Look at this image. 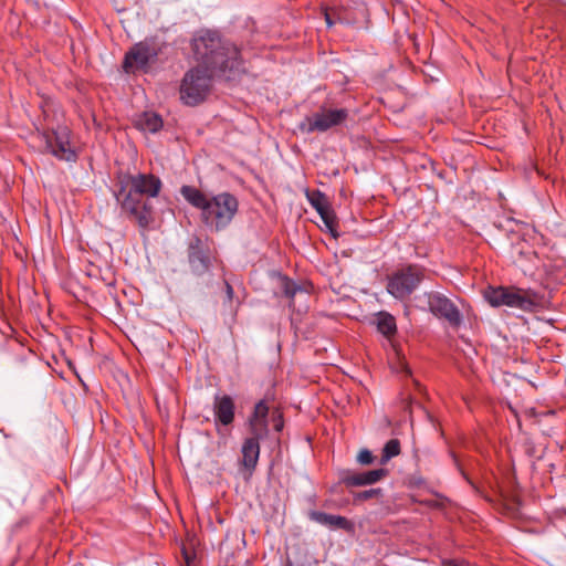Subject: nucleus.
Here are the masks:
<instances>
[{
    "label": "nucleus",
    "mask_w": 566,
    "mask_h": 566,
    "mask_svg": "<svg viewBox=\"0 0 566 566\" xmlns=\"http://www.w3.org/2000/svg\"><path fill=\"white\" fill-rule=\"evenodd\" d=\"M195 59L211 73H219L227 80L234 78L243 71V61L237 45L222 42L211 31H206L192 41Z\"/></svg>",
    "instance_id": "1"
},
{
    "label": "nucleus",
    "mask_w": 566,
    "mask_h": 566,
    "mask_svg": "<svg viewBox=\"0 0 566 566\" xmlns=\"http://www.w3.org/2000/svg\"><path fill=\"white\" fill-rule=\"evenodd\" d=\"M269 416V406L264 400H260L250 415L249 419L259 420V421H268Z\"/></svg>",
    "instance_id": "25"
},
{
    "label": "nucleus",
    "mask_w": 566,
    "mask_h": 566,
    "mask_svg": "<svg viewBox=\"0 0 566 566\" xmlns=\"http://www.w3.org/2000/svg\"><path fill=\"white\" fill-rule=\"evenodd\" d=\"M388 473V470L384 468L359 473H348L343 478V482L347 486L371 485L386 478Z\"/></svg>",
    "instance_id": "17"
},
{
    "label": "nucleus",
    "mask_w": 566,
    "mask_h": 566,
    "mask_svg": "<svg viewBox=\"0 0 566 566\" xmlns=\"http://www.w3.org/2000/svg\"><path fill=\"white\" fill-rule=\"evenodd\" d=\"M41 143L44 144V151L50 153L59 160L75 161L77 155L71 147V130L67 126L60 125L50 132H39Z\"/></svg>",
    "instance_id": "7"
},
{
    "label": "nucleus",
    "mask_w": 566,
    "mask_h": 566,
    "mask_svg": "<svg viewBox=\"0 0 566 566\" xmlns=\"http://www.w3.org/2000/svg\"><path fill=\"white\" fill-rule=\"evenodd\" d=\"M284 426L283 416L279 413L276 417H273V427L275 431H281Z\"/></svg>",
    "instance_id": "29"
},
{
    "label": "nucleus",
    "mask_w": 566,
    "mask_h": 566,
    "mask_svg": "<svg viewBox=\"0 0 566 566\" xmlns=\"http://www.w3.org/2000/svg\"><path fill=\"white\" fill-rule=\"evenodd\" d=\"M241 453L242 465L249 471L254 470L260 457V441L245 438L242 443Z\"/></svg>",
    "instance_id": "19"
},
{
    "label": "nucleus",
    "mask_w": 566,
    "mask_h": 566,
    "mask_svg": "<svg viewBox=\"0 0 566 566\" xmlns=\"http://www.w3.org/2000/svg\"><path fill=\"white\" fill-rule=\"evenodd\" d=\"M377 329L386 337L395 335L397 332L395 317L389 313L380 312L377 317Z\"/></svg>",
    "instance_id": "21"
},
{
    "label": "nucleus",
    "mask_w": 566,
    "mask_h": 566,
    "mask_svg": "<svg viewBox=\"0 0 566 566\" xmlns=\"http://www.w3.org/2000/svg\"><path fill=\"white\" fill-rule=\"evenodd\" d=\"M226 292H227L228 298L231 301L233 297V287L228 282H226Z\"/></svg>",
    "instance_id": "31"
},
{
    "label": "nucleus",
    "mask_w": 566,
    "mask_h": 566,
    "mask_svg": "<svg viewBox=\"0 0 566 566\" xmlns=\"http://www.w3.org/2000/svg\"><path fill=\"white\" fill-rule=\"evenodd\" d=\"M535 293L514 286H489L484 298L493 307L507 306L523 312H533L536 307Z\"/></svg>",
    "instance_id": "5"
},
{
    "label": "nucleus",
    "mask_w": 566,
    "mask_h": 566,
    "mask_svg": "<svg viewBox=\"0 0 566 566\" xmlns=\"http://www.w3.org/2000/svg\"><path fill=\"white\" fill-rule=\"evenodd\" d=\"M382 496V490L380 488L365 490L354 494V502H364L371 497Z\"/></svg>",
    "instance_id": "26"
},
{
    "label": "nucleus",
    "mask_w": 566,
    "mask_h": 566,
    "mask_svg": "<svg viewBox=\"0 0 566 566\" xmlns=\"http://www.w3.org/2000/svg\"><path fill=\"white\" fill-rule=\"evenodd\" d=\"M429 311L438 318L444 319L452 327H459L463 321L458 306L439 292L427 293Z\"/></svg>",
    "instance_id": "11"
},
{
    "label": "nucleus",
    "mask_w": 566,
    "mask_h": 566,
    "mask_svg": "<svg viewBox=\"0 0 566 566\" xmlns=\"http://www.w3.org/2000/svg\"><path fill=\"white\" fill-rule=\"evenodd\" d=\"M426 276V268L409 263L392 272L387 279V292L399 301H405L420 286Z\"/></svg>",
    "instance_id": "4"
},
{
    "label": "nucleus",
    "mask_w": 566,
    "mask_h": 566,
    "mask_svg": "<svg viewBox=\"0 0 566 566\" xmlns=\"http://www.w3.org/2000/svg\"><path fill=\"white\" fill-rule=\"evenodd\" d=\"M188 262L195 276H203L211 270V258L208 248L199 237H193L189 242Z\"/></svg>",
    "instance_id": "12"
},
{
    "label": "nucleus",
    "mask_w": 566,
    "mask_h": 566,
    "mask_svg": "<svg viewBox=\"0 0 566 566\" xmlns=\"http://www.w3.org/2000/svg\"><path fill=\"white\" fill-rule=\"evenodd\" d=\"M213 74L209 70L199 66L187 71L179 90L181 102L187 106H196L202 103L210 92Z\"/></svg>",
    "instance_id": "6"
},
{
    "label": "nucleus",
    "mask_w": 566,
    "mask_h": 566,
    "mask_svg": "<svg viewBox=\"0 0 566 566\" xmlns=\"http://www.w3.org/2000/svg\"><path fill=\"white\" fill-rule=\"evenodd\" d=\"M117 178L130 188L129 196L139 195L149 202L158 197L163 188L160 178L153 174H120Z\"/></svg>",
    "instance_id": "8"
},
{
    "label": "nucleus",
    "mask_w": 566,
    "mask_h": 566,
    "mask_svg": "<svg viewBox=\"0 0 566 566\" xmlns=\"http://www.w3.org/2000/svg\"><path fill=\"white\" fill-rule=\"evenodd\" d=\"M40 365L38 356L30 349L20 348L10 360V370L14 376L24 377L31 375Z\"/></svg>",
    "instance_id": "15"
},
{
    "label": "nucleus",
    "mask_w": 566,
    "mask_h": 566,
    "mask_svg": "<svg viewBox=\"0 0 566 566\" xmlns=\"http://www.w3.org/2000/svg\"><path fill=\"white\" fill-rule=\"evenodd\" d=\"M411 402H412V400H411V399H409V401H408V403H407V406H406V409H410V405H411Z\"/></svg>",
    "instance_id": "32"
},
{
    "label": "nucleus",
    "mask_w": 566,
    "mask_h": 566,
    "mask_svg": "<svg viewBox=\"0 0 566 566\" xmlns=\"http://www.w3.org/2000/svg\"><path fill=\"white\" fill-rule=\"evenodd\" d=\"M180 193L191 207L200 211L202 223L212 231L227 229L239 210L237 197L228 191L208 197L197 187L184 185Z\"/></svg>",
    "instance_id": "2"
},
{
    "label": "nucleus",
    "mask_w": 566,
    "mask_h": 566,
    "mask_svg": "<svg viewBox=\"0 0 566 566\" xmlns=\"http://www.w3.org/2000/svg\"><path fill=\"white\" fill-rule=\"evenodd\" d=\"M348 115L349 113L346 108H322L319 112L306 117L300 125V128L307 134L314 132L323 133L343 124L348 118Z\"/></svg>",
    "instance_id": "10"
},
{
    "label": "nucleus",
    "mask_w": 566,
    "mask_h": 566,
    "mask_svg": "<svg viewBox=\"0 0 566 566\" xmlns=\"http://www.w3.org/2000/svg\"><path fill=\"white\" fill-rule=\"evenodd\" d=\"M287 566H293V565H292V563H289V565H287Z\"/></svg>",
    "instance_id": "33"
},
{
    "label": "nucleus",
    "mask_w": 566,
    "mask_h": 566,
    "mask_svg": "<svg viewBox=\"0 0 566 566\" xmlns=\"http://www.w3.org/2000/svg\"><path fill=\"white\" fill-rule=\"evenodd\" d=\"M282 289H283L284 295L289 298H293L295 296L296 292L300 290V287L296 285V283L286 276H284L282 279Z\"/></svg>",
    "instance_id": "27"
},
{
    "label": "nucleus",
    "mask_w": 566,
    "mask_h": 566,
    "mask_svg": "<svg viewBox=\"0 0 566 566\" xmlns=\"http://www.w3.org/2000/svg\"><path fill=\"white\" fill-rule=\"evenodd\" d=\"M129 192L130 188L117 178L114 195L120 212L139 228L147 229L154 222V207L142 196H129Z\"/></svg>",
    "instance_id": "3"
},
{
    "label": "nucleus",
    "mask_w": 566,
    "mask_h": 566,
    "mask_svg": "<svg viewBox=\"0 0 566 566\" xmlns=\"http://www.w3.org/2000/svg\"><path fill=\"white\" fill-rule=\"evenodd\" d=\"M307 199L311 206L317 211L325 227L334 238L338 237L337 220L334 210L327 197L319 190L307 192Z\"/></svg>",
    "instance_id": "13"
},
{
    "label": "nucleus",
    "mask_w": 566,
    "mask_h": 566,
    "mask_svg": "<svg viewBox=\"0 0 566 566\" xmlns=\"http://www.w3.org/2000/svg\"><path fill=\"white\" fill-rule=\"evenodd\" d=\"M400 453V442L398 439H390L389 441L386 442L384 449H382V454H381V459H380V463L381 464H385L387 463L390 459L397 457L398 454Z\"/></svg>",
    "instance_id": "24"
},
{
    "label": "nucleus",
    "mask_w": 566,
    "mask_h": 566,
    "mask_svg": "<svg viewBox=\"0 0 566 566\" xmlns=\"http://www.w3.org/2000/svg\"><path fill=\"white\" fill-rule=\"evenodd\" d=\"M375 460V457L373 455L371 451L368 449H361L357 454V461L358 463L363 465L371 464Z\"/></svg>",
    "instance_id": "28"
},
{
    "label": "nucleus",
    "mask_w": 566,
    "mask_h": 566,
    "mask_svg": "<svg viewBox=\"0 0 566 566\" xmlns=\"http://www.w3.org/2000/svg\"><path fill=\"white\" fill-rule=\"evenodd\" d=\"M212 411L216 427L231 426L235 418V402L233 397L227 394L214 395Z\"/></svg>",
    "instance_id": "14"
},
{
    "label": "nucleus",
    "mask_w": 566,
    "mask_h": 566,
    "mask_svg": "<svg viewBox=\"0 0 566 566\" xmlns=\"http://www.w3.org/2000/svg\"><path fill=\"white\" fill-rule=\"evenodd\" d=\"M249 432L250 437L248 439H254L255 441H261L268 437L269 426L268 421H259L248 419Z\"/></svg>",
    "instance_id": "23"
},
{
    "label": "nucleus",
    "mask_w": 566,
    "mask_h": 566,
    "mask_svg": "<svg viewBox=\"0 0 566 566\" xmlns=\"http://www.w3.org/2000/svg\"><path fill=\"white\" fill-rule=\"evenodd\" d=\"M117 178L130 188L129 196L139 195L149 202L158 197L163 188L160 178L153 174H120Z\"/></svg>",
    "instance_id": "9"
},
{
    "label": "nucleus",
    "mask_w": 566,
    "mask_h": 566,
    "mask_svg": "<svg viewBox=\"0 0 566 566\" xmlns=\"http://www.w3.org/2000/svg\"><path fill=\"white\" fill-rule=\"evenodd\" d=\"M139 129L148 133H157L163 127V119L156 113L145 112L137 120Z\"/></svg>",
    "instance_id": "20"
},
{
    "label": "nucleus",
    "mask_w": 566,
    "mask_h": 566,
    "mask_svg": "<svg viewBox=\"0 0 566 566\" xmlns=\"http://www.w3.org/2000/svg\"><path fill=\"white\" fill-rule=\"evenodd\" d=\"M154 55L155 53L147 44L137 43L125 54L123 67L126 73L132 72L134 67L144 69Z\"/></svg>",
    "instance_id": "16"
},
{
    "label": "nucleus",
    "mask_w": 566,
    "mask_h": 566,
    "mask_svg": "<svg viewBox=\"0 0 566 566\" xmlns=\"http://www.w3.org/2000/svg\"><path fill=\"white\" fill-rule=\"evenodd\" d=\"M325 21L328 28H332L335 24V21L332 19L331 13L326 10L324 13Z\"/></svg>",
    "instance_id": "30"
},
{
    "label": "nucleus",
    "mask_w": 566,
    "mask_h": 566,
    "mask_svg": "<svg viewBox=\"0 0 566 566\" xmlns=\"http://www.w3.org/2000/svg\"><path fill=\"white\" fill-rule=\"evenodd\" d=\"M511 254L516 262L522 260L531 261L533 258L536 256L535 251L525 240H521L520 242L514 244L512 247Z\"/></svg>",
    "instance_id": "22"
},
{
    "label": "nucleus",
    "mask_w": 566,
    "mask_h": 566,
    "mask_svg": "<svg viewBox=\"0 0 566 566\" xmlns=\"http://www.w3.org/2000/svg\"><path fill=\"white\" fill-rule=\"evenodd\" d=\"M311 518L324 526L329 528H340L350 531L353 523L344 516L327 514L325 512L312 511L310 514Z\"/></svg>",
    "instance_id": "18"
}]
</instances>
